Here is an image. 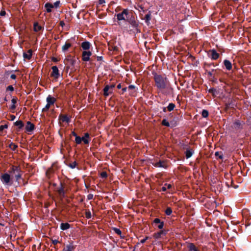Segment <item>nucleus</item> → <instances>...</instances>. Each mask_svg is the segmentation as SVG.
I'll list each match as a JSON object with an SVG mask.
<instances>
[{
    "label": "nucleus",
    "mask_w": 251,
    "mask_h": 251,
    "mask_svg": "<svg viewBox=\"0 0 251 251\" xmlns=\"http://www.w3.org/2000/svg\"><path fill=\"white\" fill-rule=\"evenodd\" d=\"M59 197L62 199L64 198L66 193L65 185L60 183V185L57 188L56 190Z\"/></svg>",
    "instance_id": "obj_5"
},
{
    "label": "nucleus",
    "mask_w": 251,
    "mask_h": 251,
    "mask_svg": "<svg viewBox=\"0 0 251 251\" xmlns=\"http://www.w3.org/2000/svg\"><path fill=\"white\" fill-rule=\"evenodd\" d=\"M59 119L62 122L69 123L70 121V118L66 115H60Z\"/></svg>",
    "instance_id": "obj_21"
},
{
    "label": "nucleus",
    "mask_w": 251,
    "mask_h": 251,
    "mask_svg": "<svg viewBox=\"0 0 251 251\" xmlns=\"http://www.w3.org/2000/svg\"><path fill=\"white\" fill-rule=\"evenodd\" d=\"M59 1H56L55 2H54V5L56 7H57L58 6H59Z\"/></svg>",
    "instance_id": "obj_64"
},
{
    "label": "nucleus",
    "mask_w": 251,
    "mask_h": 251,
    "mask_svg": "<svg viewBox=\"0 0 251 251\" xmlns=\"http://www.w3.org/2000/svg\"><path fill=\"white\" fill-rule=\"evenodd\" d=\"M161 124L162 125L164 126H167V127H171V124H170V122H169L166 119H164L162 120V122H161Z\"/></svg>",
    "instance_id": "obj_37"
},
{
    "label": "nucleus",
    "mask_w": 251,
    "mask_h": 251,
    "mask_svg": "<svg viewBox=\"0 0 251 251\" xmlns=\"http://www.w3.org/2000/svg\"><path fill=\"white\" fill-rule=\"evenodd\" d=\"M209 112L207 110L203 109L201 112V115L203 118H207L208 116Z\"/></svg>",
    "instance_id": "obj_39"
},
{
    "label": "nucleus",
    "mask_w": 251,
    "mask_h": 251,
    "mask_svg": "<svg viewBox=\"0 0 251 251\" xmlns=\"http://www.w3.org/2000/svg\"><path fill=\"white\" fill-rule=\"evenodd\" d=\"M187 248L188 249V251H199L195 244L193 243H187Z\"/></svg>",
    "instance_id": "obj_16"
},
{
    "label": "nucleus",
    "mask_w": 251,
    "mask_h": 251,
    "mask_svg": "<svg viewBox=\"0 0 251 251\" xmlns=\"http://www.w3.org/2000/svg\"><path fill=\"white\" fill-rule=\"evenodd\" d=\"M92 55L90 51L85 50L82 52V60L83 61H88L90 60V57Z\"/></svg>",
    "instance_id": "obj_11"
},
{
    "label": "nucleus",
    "mask_w": 251,
    "mask_h": 251,
    "mask_svg": "<svg viewBox=\"0 0 251 251\" xmlns=\"http://www.w3.org/2000/svg\"><path fill=\"white\" fill-rule=\"evenodd\" d=\"M11 177L9 174L5 173L0 176V180L4 184L8 185L10 181Z\"/></svg>",
    "instance_id": "obj_10"
},
{
    "label": "nucleus",
    "mask_w": 251,
    "mask_h": 251,
    "mask_svg": "<svg viewBox=\"0 0 251 251\" xmlns=\"http://www.w3.org/2000/svg\"><path fill=\"white\" fill-rule=\"evenodd\" d=\"M208 55L212 60H214L218 59L220 56V54L214 49L209 50Z\"/></svg>",
    "instance_id": "obj_9"
},
{
    "label": "nucleus",
    "mask_w": 251,
    "mask_h": 251,
    "mask_svg": "<svg viewBox=\"0 0 251 251\" xmlns=\"http://www.w3.org/2000/svg\"><path fill=\"white\" fill-rule=\"evenodd\" d=\"M81 48L85 50H88L90 48V44L89 42H83L81 43Z\"/></svg>",
    "instance_id": "obj_23"
},
{
    "label": "nucleus",
    "mask_w": 251,
    "mask_h": 251,
    "mask_svg": "<svg viewBox=\"0 0 251 251\" xmlns=\"http://www.w3.org/2000/svg\"><path fill=\"white\" fill-rule=\"evenodd\" d=\"M25 128L26 132H31L34 129V125L30 122H27Z\"/></svg>",
    "instance_id": "obj_17"
},
{
    "label": "nucleus",
    "mask_w": 251,
    "mask_h": 251,
    "mask_svg": "<svg viewBox=\"0 0 251 251\" xmlns=\"http://www.w3.org/2000/svg\"><path fill=\"white\" fill-rule=\"evenodd\" d=\"M15 119V116L13 115H10V120L11 121H14Z\"/></svg>",
    "instance_id": "obj_59"
},
{
    "label": "nucleus",
    "mask_w": 251,
    "mask_h": 251,
    "mask_svg": "<svg viewBox=\"0 0 251 251\" xmlns=\"http://www.w3.org/2000/svg\"><path fill=\"white\" fill-rule=\"evenodd\" d=\"M8 126L7 125H1L0 126V131H2L4 128H7Z\"/></svg>",
    "instance_id": "obj_53"
},
{
    "label": "nucleus",
    "mask_w": 251,
    "mask_h": 251,
    "mask_svg": "<svg viewBox=\"0 0 251 251\" xmlns=\"http://www.w3.org/2000/svg\"><path fill=\"white\" fill-rule=\"evenodd\" d=\"M10 78L12 79H15L16 78V75L15 74H12L10 75Z\"/></svg>",
    "instance_id": "obj_61"
},
{
    "label": "nucleus",
    "mask_w": 251,
    "mask_h": 251,
    "mask_svg": "<svg viewBox=\"0 0 251 251\" xmlns=\"http://www.w3.org/2000/svg\"><path fill=\"white\" fill-rule=\"evenodd\" d=\"M223 63L225 67H226V69L227 71L231 70L232 68V65L231 62L229 60L227 59H225L224 60Z\"/></svg>",
    "instance_id": "obj_15"
},
{
    "label": "nucleus",
    "mask_w": 251,
    "mask_h": 251,
    "mask_svg": "<svg viewBox=\"0 0 251 251\" xmlns=\"http://www.w3.org/2000/svg\"><path fill=\"white\" fill-rule=\"evenodd\" d=\"M164 226V224L163 222H160V223L158 224V225L157 226V227L159 229H163Z\"/></svg>",
    "instance_id": "obj_49"
},
{
    "label": "nucleus",
    "mask_w": 251,
    "mask_h": 251,
    "mask_svg": "<svg viewBox=\"0 0 251 251\" xmlns=\"http://www.w3.org/2000/svg\"><path fill=\"white\" fill-rule=\"evenodd\" d=\"M178 119V117H175L172 120L170 121V122L172 128L174 127L177 125Z\"/></svg>",
    "instance_id": "obj_24"
},
{
    "label": "nucleus",
    "mask_w": 251,
    "mask_h": 251,
    "mask_svg": "<svg viewBox=\"0 0 251 251\" xmlns=\"http://www.w3.org/2000/svg\"><path fill=\"white\" fill-rule=\"evenodd\" d=\"M113 50V51H117L118 50L117 47H111V51Z\"/></svg>",
    "instance_id": "obj_60"
},
{
    "label": "nucleus",
    "mask_w": 251,
    "mask_h": 251,
    "mask_svg": "<svg viewBox=\"0 0 251 251\" xmlns=\"http://www.w3.org/2000/svg\"><path fill=\"white\" fill-rule=\"evenodd\" d=\"M215 155L216 156L218 157V158H219V159H222L223 158V154L221 152H220L218 151H216L215 153Z\"/></svg>",
    "instance_id": "obj_42"
},
{
    "label": "nucleus",
    "mask_w": 251,
    "mask_h": 251,
    "mask_svg": "<svg viewBox=\"0 0 251 251\" xmlns=\"http://www.w3.org/2000/svg\"><path fill=\"white\" fill-rule=\"evenodd\" d=\"M153 165L155 167H160V168H164V161L162 160H159L158 162L153 163Z\"/></svg>",
    "instance_id": "obj_26"
},
{
    "label": "nucleus",
    "mask_w": 251,
    "mask_h": 251,
    "mask_svg": "<svg viewBox=\"0 0 251 251\" xmlns=\"http://www.w3.org/2000/svg\"><path fill=\"white\" fill-rule=\"evenodd\" d=\"M100 176L102 178H106L107 176V174L106 172H102L100 174Z\"/></svg>",
    "instance_id": "obj_50"
},
{
    "label": "nucleus",
    "mask_w": 251,
    "mask_h": 251,
    "mask_svg": "<svg viewBox=\"0 0 251 251\" xmlns=\"http://www.w3.org/2000/svg\"><path fill=\"white\" fill-rule=\"evenodd\" d=\"M72 46V44L67 41L62 47V51L64 52L67 51Z\"/></svg>",
    "instance_id": "obj_19"
},
{
    "label": "nucleus",
    "mask_w": 251,
    "mask_h": 251,
    "mask_svg": "<svg viewBox=\"0 0 251 251\" xmlns=\"http://www.w3.org/2000/svg\"><path fill=\"white\" fill-rule=\"evenodd\" d=\"M229 108H230V107L225 103V110L227 111L229 109Z\"/></svg>",
    "instance_id": "obj_63"
},
{
    "label": "nucleus",
    "mask_w": 251,
    "mask_h": 251,
    "mask_svg": "<svg viewBox=\"0 0 251 251\" xmlns=\"http://www.w3.org/2000/svg\"><path fill=\"white\" fill-rule=\"evenodd\" d=\"M6 14V12L4 10H1V11L0 12V15L1 16H5Z\"/></svg>",
    "instance_id": "obj_58"
},
{
    "label": "nucleus",
    "mask_w": 251,
    "mask_h": 251,
    "mask_svg": "<svg viewBox=\"0 0 251 251\" xmlns=\"http://www.w3.org/2000/svg\"><path fill=\"white\" fill-rule=\"evenodd\" d=\"M73 248L71 246H67L66 248L64 249V251H72Z\"/></svg>",
    "instance_id": "obj_48"
},
{
    "label": "nucleus",
    "mask_w": 251,
    "mask_h": 251,
    "mask_svg": "<svg viewBox=\"0 0 251 251\" xmlns=\"http://www.w3.org/2000/svg\"><path fill=\"white\" fill-rule=\"evenodd\" d=\"M32 55V50H28L26 53H24L23 56L25 58L29 60L31 59Z\"/></svg>",
    "instance_id": "obj_20"
},
{
    "label": "nucleus",
    "mask_w": 251,
    "mask_h": 251,
    "mask_svg": "<svg viewBox=\"0 0 251 251\" xmlns=\"http://www.w3.org/2000/svg\"><path fill=\"white\" fill-rule=\"evenodd\" d=\"M81 138V142L83 141L85 144H88L89 143V134L88 133H85L84 136Z\"/></svg>",
    "instance_id": "obj_25"
},
{
    "label": "nucleus",
    "mask_w": 251,
    "mask_h": 251,
    "mask_svg": "<svg viewBox=\"0 0 251 251\" xmlns=\"http://www.w3.org/2000/svg\"><path fill=\"white\" fill-rule=\"evenodd\" d=\"M70 227V224L67 223H61L60 225V228L62 230H64L69 229Z\"/></svg>",
    "instance_id": "obj_30"
},
{
    "label": "nucleus",
    "mask_w": 251,
    "mask_h": 251,
    "mask_svg": "<svg viewBox=\"0 0 251 251\" xmlns=\"http://www.w3.org/2000/svg\"><path fill=\"white\" fill-rule=\"evenodd\" d=\"M218 65L217 64H215L214 63H207L204 62L203 64V67L205 69H207L208 68H210L211 66L216 67Z\"/></svg>",
    "instance_id": "obj_28"
},
{
    "label": "nucleus",
    "mask_w": 251,
    "mask_h": 251,
    "mask_svg": "<svg viewBox=\"0 0 251 251\" xmlns=\"http://www.w3.org/2000/svg\"><path fill=\"white\" fill-rule=\"evenodd\" d=\"M226 105H228L230 107L232 105V100L229 99L228 102L225 103Z\"/></svg>",
    "instance_id": "obj_52"
},
{
    "label": "nucleus",
    "mask_w": 251,
    "mask_h": 251,
    "mask_svg": "<svg viewBox=\"0 0 251 251\" xmlns=\"http://www.w3.org/2000/svg\"><path fill=\"white\" fill-rule=\"evenodd\" d=\"M160 222H161V221L159 218H155L153 220V223L155 224H159V223H160Z\"/></svg>",
    "instance_id": "obj_54"
},
{
    "label": "nucleus",
    "mask_w": 251,
    "mask_h": 251,
    "mask_svg": "<svg viewBox=\"0 0 251 251\" xmlns=\"http://www.w3.org/2000/svg\"><path fill=\"white\" fill-rule=\"evenodd\" d=\"M150 237L149 236H146L145 238H144L143 239L141 240V243L143 244L145 243V242L148 240Z\"/></svg>",
    "instance_id": "obj_57"
},
{
    "label": "nucleus",
    "mask_w": 251,
    "mask_h": 251,
    "mask_svg": "<svg viewBox=\"0 0 251 251\" xmlns=\"http://www.w3.org/2000/svg\"><path fill=\"white\" fill-rule=\"evenodd\" d=\"M208 92L212 95L214 97H216L217 95V91L214 88H211L208 90Z\"/></svg>",
    "instance_id": "obj_33"
},
{
    "label": "nucleus",
    "mask_w": 251,
    "mask_h": 251,
    "mask_svg": "<svg viewBox=\"0 0 251 251\" xmlns=\"http://www.w3.org/2000/svg\"><path fill=\"white\" fill-rule=\"evenodd\" d=\"M9 147L12 151H15L16 149L18 148V146L13 143H11L9 145Z\"/></svg>",
    "instance_id": "obj_41"
},
{
    "label": "nucleus",
    "mask_w": 251,
    "mask_h": 251,
    "mask_svg": "<svg viewBox=\"0 0 251 251\" xmlns=\"http://www.w3.org/2000/svg\"><path fill=\"white\" fill-rule=\"evenodd\" d=\"M111 229H112L116 234H117L118 235H120V237H122V236H121L122 231H121V230L119 228L113 227H111Z\"/></svg>",
    "instance_id": "obj_34"
},
{
    "label": "nucleus",
    "mask_w": 251,
    "mask_h": 251,
    "mask_svg": "<svg viewBox=\"0 0 251 251\" xmlns=\"http://www.w3.org/2000/svg\"><path fill=\"white\" fill-rule=\"evenodd\" d=\"M42 27L39 25L37 23H35L34 24V31L35 32H38L41 30L42 29Z\"/></svg>",
    "instance_id": "obj_32"
},
{
    "label": "nucleus",
    "mask_w": 251,
    "mask_h": 251,
    "mask_svg": "<svg viewBox=\"0 0 251 251\" xmlns=\"http://www.w3.org/2000/svg\"><path fill=\"white\" fill-rule=\"evenodd\" d=\"M165 186L161 188V191L165 192L167 190V187L168 189H170L172 188V185L170 184L165 183Z\"/></svg>",
    "instance_id": "obj_38"
},
{
    "label": "nucleus",
    "mask_w": 251,
    "mask_h": 251,
    "mask_svg": "<svg viewBox=\"0 0 251 251\" xmlns=\"http://www.w3.org/2000/svg\"><path fill=\"white\" fill-rule=\"evenodd\" d=\"M17 99L16 98L14 97L12 99V100H11L12 104L10 106V109L11 110H14L15 109V108H16L15 104L17 102Z\"/></svg>",
    "instance_id": "obj_29"
},
{
    "label": "nucleus",
    "mask_w": 251,
    "mask_h": 251,
    "mask_svg": "<svg viewBox=\"0 0 251 251\" xmlns=\"http://www.w3.org/2000/svg\"><path fill=\"white\" fill-rule=\"evenodd\" d=\"M137 88L134 85H130L128 87V90L130 95L135 96L136 95Z\"/></svg>",
    "instance_id": "obj_13"
},
{
    "label": "nucleus",
    "mask_w": 251,
    "mask_h": 251,
    "mask_svg": "<svg viewBox=\"0 0 251 251\" xmlns=\"http://www.w3.org/2000/svg\"><path fill=\"white\" fill-rule=\"evenodd\" d=\"M52 72L51 73V76L55 78H58L59 76V70L58 68L56 66H52L51 67Z\"/></svg>",
    "instance_id": "obj_12"
},
{
    "label": "nucleus",
    "mask_w": 251,
    "mask_h": 251,
    "mask_svg": "<svg viewBox=\"0 0 251 251\" xmlns=\"http://www.w3.org/2000/svg\"><path fill=\"white\" fill-rule=\"evenodd\" d=\"M109 90V86L106 85L105 88H104L103 91H104V95L106 96H108L109 95V93L108 92Z\"/></svg>",
    "instance_id": "obj_43"
},
{
    "label": "nucleus",
    "mask_w": 251,
    "mask_h": 251,
    "mask_svg": "<svg viewBox=\"0 0 251 251\" xmlns=\"http://www.w3.org/2000/svg\"><path fill=\"white\" fill-rule=\"evenodd\" d=\"M115 79L113 77H111V81H114ZM116 86L115 82H111V90L113 89V88H115Z\"/></svg>",
    "instance_id": "obj_44"
},
{
    "label": "nucleus",
    "mask_w": 251,
    "mask_h": 251,
    "mask_svg": "<svg viewBox=\"0 0 251 251\" xmlns=\"http://www.w3.org/2000/svg\"><path fill=\"white\" fill-rule=\"evenodd\" d=\"M165 213L168 216L171 215V214L172 213V208L170 207H168L165 210Z\"/></svg>",
    "instance_id": "obj_40"
},
{
    "label": "nucleus",
    "mask_w": 251,
    "mask_h": 251,
    "mask_svg": "<svg viewBox=\"0 0 251 251\" xmlns=\"http://www.w3.org/2000/svg\"><path fill=\"white\" fill-rule=\"evenodd\" d=\"M56 100L54 97H51L50 95H49L47 98V103L45 107L43 108V111H47L49 110L51 105L54 104Z\"/></svg>",
    "instance_id": "obj_3"
},
{
    "label": "nucleus",
    "mask_w": 251,
    "mask_h": 251,
    "mask_svg": "<svg viewBox=\"0 0 251 251\" xmlns=\"http://www.w3.org/2000/svg\"><path fill=\"white\" fill-rule=\"evenodd\" d=\"M234 127L236 129H241L243 128L242 125L240 121L237 120L233 123Z\"/></svg>",
    "instance_id": "obj_22"
},
{
    "label": "nucleus",
    "mask_w": 251,
    "mask_h": 251,
    "mask_svg": "<svg viewBox=\"0 0 251 251\" xmlns=\"http://www.w3.org/2000/svg\"><path fill=\"white\" fill-rule=\"evenodd\" d=\"M14 125L15 126H18L19 129L22 128L24 126L23 122L21 120L17 121L15 122Z\"/></svg>",
    "instance_id": "obj_31"
},
{
    "label": "nucleus",
    "mask_w": 251,
    "mask_h": 251,
    "mask_svg": "<svg viewBox=\"0 0 251 251\" xmlns=\"http://www.w3.org/2000/svg\"><path fill=\"white\" fill-rule=\"evenodd\" d=\"M58 241L57 240H52V243L53 245H56L58 243Z\"/></svg>",
    "instance_id": "obj_62"
},
{
    "label": "nucleus",
    "mask_w": 251,
    "mask_h": 251,
    "mask_svg": "<svg viewBox=\"0 0 251 251\" xmlns=\"http://www.w3.org/2000/svg\"><path fill=\"white\" fill-rule=\"evenodd\" d=\"M167 233V231L166 230H161L159 232L154 233L153 234V237L155 239H159L161 237L162 235L165 236Z\"/></svg>",
    "instance_id": "obj_14"
},
{
    "label": "nucleus",
    "mask_w": 251,
    "mask_h": 251,
    "mask_svg": "<svg viewBox=\"0 0 251 251\" xmlns=\"http://www.w3.org/2000/svg\"><path fill=\"white\" fill-rule=\"evenodd\" d=\"M76 166V163L75 161H74L73 162V163H70L69 165V166L72 168V169H74L75 168Z\"/></svg>",
    "instance_id": "obj_47"
},
{
    "label": "nucleus",
    "mask_w": 251,
    "mask_h": 251,
    "mask_svg": "<svg viewBox=\"0 0 251 251\" xmlns=\"http://www.w3.org/2000/svg\"><path fill=\"white\" fill-rule=\"evenodd\" d=\"M144 19L145 20L146 23L148 24L151 19V13L150 11H149V13L146 15Z\"/></svg>",
    "instance_id": "obj_35"
},
{
    "label": "nucleus",
    "mask_w": 251,
    "mask_h": 251,
    "mask_svg": "<svg viewBox=\"0 0 251 251\" xmlns=\"http://www.w3.org/2000/svg\"><path fill=\"white\" fill-rule=\"evenodd\" d=\"M176 107V105L174 103H170L168 105V106L167 107V110L169 112H171L172 111V110H173L174 109V108H175Z\"/></svg>",
    "instance_id": "obj_36"
},
{
    "label": "nucleus",
    "mask_w": 251,
    "mask_h": 251,
    "mask_svg": "<svg viewBox=\"0 0 251 251\" xmlns=\"http://www.w3.org/2000/svg\"><path fill=\"white\" fill-rule=\"evenodd\" d=\"M127 89H128V87L123 88L121 92H120L119 93L121 94H123L126 91Z\"/></svg>",
    "instance_id": "obj_55"
},
{
    "label": "nucleus",
    "mask_w": 251,
    "mask_h": 251,
    "mask_svg": "<svg viewBox=\"0 0 251 251\" xmlns=\"http://www.w3.org/2000/svg\"><path fill=\"white\" fill-rule=\"evenodd\" d=\"M153 79L155 81V86L159 90L165 89L167 88L168 82L165 77L158 75L156 72H152Z\"/></svg>",
    "instance_id": "obj_1"
},
{
    "label": "nucleus",
    "mask_w": 251,
    "mask_h": 251,
    "mask_svg": "<svg viewBox=\"0 0 251 251\" xmlns=\"http://www.w3.org/2000/svg\"><path fill=\"white\" fill-rule=\"evenodd\" d=\"M45 7L47 12L50 13L51 11V8L53 7V5L50 3L47 2L45 4Z\"/></svg>",
    "instance_id": "obj_27"
},
{
    "label": "nucleus",
    "mask_w": 251,
    "mask_h": 251,
    "mask_svg": "<svg viewBox=\"0 0 251 251\" xmlns=\"http://www.w3.org/2000/svg\"><path fill=\"white\" fill-rule=\"evenodd\" d=\"M117 19L118 21L125 20L126 21V17H129V12L128 9H125L120 13L116 15Z\"/></svg>",
    "instance_id": "obj_4"
},
{
    "label": "nucleus",
    "mask_w": 251,
    "mask_h": 251,
    "mask_svg": "<svg viewBox=\"0 0 251 251\" xmlns=\"http://www.w3.org/2000/svg\"><path fill=\"white\" fill-rule=\"evenodd\" d=\"M75 142L77 144H80L81 143V138L79 136L76 137L75 138Z\"/></svg>",
    "instance_id": "obj_45"
},
{
    "label": "nucleus",
    "mask_w": 251,
    "mask_h": 251,
    "mask_svg": "<svg viewBox=\"0 0 251 251\" xmlns=\"http://www.w3.org/2000/svg\"><path fill=\"white\" fill-rule=\"evenodd\" d=\"M126 21L128 22L133 27L137 29V27L138 26V23L135 21V18L133 16H130L129 15V17L127 16L126 19Z\"/></svg>",
    "instance_id": "obj_7"
},
{
    "label": "nucleus",
    "mask_w": 251,
    "mask_h": 251,
    "mask_svg": "<svg viewBox=\"0 0 251 251\" xmlns=\"http://www.w3.org/2000/svg\"><path fill=\"white\" fill-rule=\"evenodd\" d=\"M205 71L207 73L209 78H215V77L219 75L220 70L218 69H211V71H208L207 69H205Z\"/></svg>",
    "instance_id": "obj_6"
},
{
    "label": "nucleus",
    "mask_w": 251,
    "mask_h": 251,
    "mask_svg": "<svg viewBox=\"0 0 251 251\" xmlns=\"http://www.w3.org/2000/svg\"><path fill=\"white\" fill-rule=\"evenodd\" d=\"M9 172L12 175H14L16 181H19V180L22 178L23 171L19 166L12 165L11 167Z\"/></svg>",
    "instance_id": "obj_2"
},
{
    "label": "nucleus",
    "mask_w": 251,
    "mask_h": 251,
    "mask_svg": "<svg viewBox=\"0 0 251 251\" xmlns=\"http://www.w3.org/2000/svg\"><path fill=\"white\" fill-rule=\"evenodd\" d=\"M65 64L69 67L74 66L75 63V59L71 55H68L64 61Z\"/></svg>",
    "instance_id": "obj_8"
},
{
    "label": "nucleus",
    "mask_w": 251,
    "mask_h": 251,
    "mask_svg": "<svg viewBox=\"0 0 251 251\" xmlns=\"http://www.w3.org/2000/svg\"><path fill=\"white\" fill-rule=\"evenodd\" d=\"M194 153V151L192 149H187L185 152L186 158L188 159L190 158Z\"/></svg>",
    "instance_id": "obj_18"
},
{
    "label": "nucleus",
    "mask_w": 251,
    "mask_h": 251,
    "mask_svg": "<svg viewBox=\"0 0 251 251\" xmlns=\"http://www.w3.org/2000/svg\"><path fill=\"white\" fill-rule=\"evenodd\" d=\"M14 87L12 85H9L6 88L7 91H10L13 92L14 91Z\"/></svg>",
    "instance_id": "obj_51"
},
{
    "label": "nucleus",
    "mask_w": 251,
    "mask_h": 251,
    "mask_svg": "<svg viewBox=\"0 0 251 251\" xmlns=\"http://www.w3.org/2000/svg\"><path fill=\"white\" fill-rule=\"evenodd\" d=\"M94 198V196L93 194H89L88 196H87V199L88 200H92Z\"/></svg>",
    "instance_id": "obj_56"
},
{
    "label": "nucleus",
    "mask_w": 251,
    "mask_h": 251,
    "mask_svg": "<svg viewBox=\"0 0 251 251\" xmlns=\"http://www.w3.org/2000/svg\"><path fill=\"white\" fill-rule=\"evenodd\" d=\"M85 217L87 219H90L91 218V213L89 211H87L85 212Z\"/></svg>",
    "instance_id": "obj_46"
}]
</instances>
